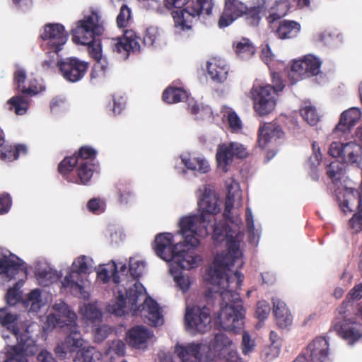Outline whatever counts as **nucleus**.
<instances>
[{
    "label": "nucleus",
    "mask_w": 362,
    "mask_h": 362,
    "mask_svg": "<svg viewBox=\"0 0 362 362\" xmlns=\"http://www.w3.org/2000/svg\"><path fill=\"white\" fill-rule=\"evenodd\" d=\"M212 8V0H187L183 9L173 13L175 26L182 30H188L191 28L193 18L202 12L209 15Z\"/></svg>",
    "instance_id": "0eeeda50"
},
{
    "label": "nucleus",
    "mask_w": 362,
    "mask_h": 362,
    "mask_svg": "<svg viewBox=\"0 0 362 362\" xmlns=\"http://www.w3.org/2000/svg\"><path fill=\"white\" fill-rule=\"evenodd\" d=\"M115 193L122 204H128L134 197L132 184L125 178H121L116 182Z\"/></svg>",
    "instance_id": "72a5a7b5"
},
{
    "label": "nucleus",
    "mask_w": 362,
    "mask_h": 362,
    "mask_svg": "<svg viewBox=\"0 0 362 362\" xmlns=\"http://www.w3.org/2000/svg\"><path fill=\"white\" fill-rule=\"evenodd\" d=\"M89 65L88 62L74 57L62 59L57 62L61 75L71 83L81 81L87 73Z\"/></svg>",
    "instance_id": "9b49d317"
},
{
    "label": "nucleus",
    "mask_w": 362,
    "mask_h": 362,
    "mask_svg": "<svg viewBox=\"0 0 362 362\" xmlns=\"http://www.w3.org/2000/svg\"><path fill=\"white\" fill-rule=\"evenodd\" d=\"M219 199L213 194L210 189L205 188L202 199L198 202L200 214H204L211 221L212 215H216L220 211L218 204Z\"/></svg>",
    "instance_id": "a878e982"
},
{
    "label": "nucleus",
    "mask_w": 362,
    "mask_h": 362,
    "mask_svg": "<svg viewBox=\"0 0 362 362\" xmlns=\"http://www.w3.org/2000/svg\"><path fill=\"white\" fill-rule=\"evenodd\" d=\"M53 308L59 313L58 318L56 319L57 323L60 324L61 327H65L69 332L65 339V345L68 351L74 352L83 345L81 334L76 322L77 315L74 312L70 310L69 306L63 302L55 303Z\"/></svg>",
    "instance_id": "39448f33"
},
{
    "label": "nucleus",
    "mask_w": 362,
    "mask_h": 362,
    "mask_svg": "<svg viewBox=\"0 0 362 362\" xmlns=\"http://www.w3.org/2000/svg\"><path fill=\"white\" fill-rule=\"evenodd\" d=\"M207 72L214 81L222 83L227 78L228 67L224 60L214 58L207 63Z\"/></svg>",
    "instance_id": "2f4dec72"
},
{
    "label": "nucleus",
    "mask_w": 362,
    "mask_h": 362,
    "mask_svg": "<svg viewBox=\"0 0 362 362\" xmlns=\"http://www.w3.org/2000/svg\"><path fill=\"white\" fill-rule=\"evenodd\" d=\"M141 306L142 315L148 319L151 325H158L162 319V315L157 302L151 297H146Z\"/></svg>",
    "instance_id": "473e14b6"
},
{
    "label": "nucleus",
    "mask_w": 362,
    "mask_h": 362,
    "mask_svg": "<svg viewBox=\"0 0 362 362\" xmlns=\"http://www.w3.org/2000/svg\"><path fill=\"white\" fill-rule=\"evenodd\" d=\"M231 142L228 144H223L218 146L216 154V160L219 168L222 169L224 173L228 170V166L233 160V152Z\"/></svg>",
    "instance_id": "f704fd0d"
},
{
    "label": "nucleus",
    "mask_w": 362,
    "mask_h": 362,
    "mask_svg": "<svg viewBox=\"0 0 362 362\" xmlns=\"http://www.w3.org/2000/svg\"><path fill=\"white\" fill-rule=\"evenodd\" d=\"M25 81L26 73L25 70L23 69H18L16 70L13 74V84L15 86V88L22 93L23 86H25Z\"/></svg>",
    "instance_id": "680f3d73"
},
{
    "label": "nucleus",
    "mask_w": 362,
    "mask_h": 362,
    "mask_svg": "<svg viewBox=\"0 0 362 362\" xmlns=\"http://www.w3.org/2000/svg\"><path fill=\"white\" fill-rule=\"evenodd\" d=\"M126 345L120 339L112 341L109 346L110 353H114L118 356H124L126 353Z\"/></svg>",
    "instance_id": "69168bd1"
},
{
    "label": "nucleus",
    "mask_w": 362,
    "mask_h": 362,
    "mask_svg": "<svg viewBox=\"0 0 362 362\" xmlns=\"http://www.w3.org/2000/svg\"><path fill=\"white\" fill-rule=\"evenodd\" d=\"M289 10L290 4L287 0H272L268 4L267 22L272 25L274 22L284 17Z\"/></svg>",
    "instance_id": "cd10ccee"
},
{
    "label": "nucleus",
    "mask_w": 362,
    "mask_h": 362,
    "mask_svg": "<svg viewBox=\"0 0 362 362\" xmlns=\"http://www.w3.org/2000/svg\"><path fill=\"white\" fill-rule=\"evenodd\" d=\"M284 134L279 125L272 123L264 124L259 127L258 131V144L262 148H264L272 139H280Z\"/></svg>",
    "instance_id": "c756f323"
},
{
    "label": "nucleus",
    "mask_w": 362,
    "mask_h": 362,
    "mask_svg": "<svg viewBox=\"0 0 362 362\" xmlns=\"http://www.w3.org/2000/svg\"><path fill=\"white\" fill-rule=\"evenodd\" d=\"M37 279L40 285L47 286L54 281H57L59 276L56 271L51 269L39 271L37 274Z\"/></svg>",
    "instance_id": "de8ad7c7"
},
{
    "label": "nucleus",
    "mask_w": 362,
    "mask_h": 362,
    "mask_svg": "<svg viewBox=\"0 0 362 362\" xmlns=\"http://www.w3.org/2000/svg\"><path fill=\"white\" fill-rule=\"evenodd\" d=\"M273 312L277 325L280 328H286L292 325L293 317L284 302L277 298H272Z\"/></svg>",
    "instance_id": "7c9ffc66"
},
{
    "label": "nucleus",
    "mask_w": 362,
    "mask_h": 362,
    "mask_svg": "<svg viewBox=\"0 0 362 362\" xmlns=\"http://www.w3.org/2000/svg\"><path fill=\"white\" fill-rule=\"evenodd\" d=\"M159 37V32L156 27H149L146 29L143 39V43L148 47L153 46Z\"/></svg>",
    "instance_id": "13d9d810"
},
{
    "label": "nucleus",
    "mask_w": 362,
    "mask_h": 362,
    "mask_svg": "<svg viewBox=\"0 0 362 362\" xmlns=\"http://www.w3.org/2000/svg\"><path fill=\"white\" fill-rule=\"evenodd\" d=\"M18 315L8 313L6 308L0 309V324L4 327H12V332L17 339V344L9 346L6 353V359L3 362H28L27 356L35 355L38 351L36 341L32 339L28 332L20 333L16 325Z\"/></svg>",
    "instance_id": "f03ea898"
},
{
    "label": "nucleus",
    "mask_w": 362,
    "mask_h": 362,
    "mask_svg": "<svg viewBox=\"0 0 362 362\" xmlns=\"http://www.w3.org/2000/svg\"><path fill=\"white\" fill-rule=\"evenodd\" d=\"M87 208L89 211L95 214H100L105 211V204L99 198H93L88 202Z\"/></svg>",
    "instance_id": "bf43d9fd"
},
{
    "label": "nucleus",
    "mask_w": 362,
    "mask_h": 362,
    "mask_svg": "<svg viewBox=\"0 0 362 362\" xmlns=\"http://www.w3.org/2000/svg\"><path fill=\"white\" fill-rule=\"evenodd\" d=\"M229 226L223 221L215 222L213 226L212 239L216 243H221L227 239L230 235Z\"/></svg>",
    "instance_id": "37998d69"
},
{
    "label": "nucleus",
    "mask_w": 362,
    "mask_h": 362,
    "mask_svg": "<svg viewBox=\"0 0 362 362\" xmlns=\"http://www.w3.org/2000/svg\"><path fill=\"white\" fill-rule=\"evenodd\" d=\"M132 19V10L127 5L123 4L119 9V13L117 16L116 22L119 28H127L129 25Z\"/></svg>",
    "instance_id": "8fccbe9b"
},
{
    "label": "nucleus",
    "mask_w": 362,
    "mask_h": 362,
    "mask_svg": "<svg viewBox=\"0 0 362 362\" xmlns=\"http://www.w3.org/2000/svg\"><path fill=\"white\" fill-rule=\"evenodd\" d=\"M334 329L349 344H354L362 337V325L351 320L344 319L343 322L334 324Z\"/></svg>",
    "instance_id": "4be33fe9"
},
{
    "label": "nucleus",
    "mask_w": 362,
    "mask_h": 362,
    "mask_svg": "<svg viewBox=\"0 0 362 362\" xmlns=\"http://www.w3.org/2000/svg\"><path fill=\"white\" fill-rule=\"evenodd\" d=\"M156 254L162 259L170 262L178 247H185L181 243H174L173 235L170 233L158 234L154 240Z\"/></svg>",
    "instance_id": "6ab92c4d"
},
{
    "label": "nucleus",
    "mask_w": 362,
    "mask_h": 362,
    "mask_svg": "<svg viewBox=\"0 0 362 362\" xmlns=\"http://www.w3.org/2000/svg\"><path fill=\"white\" fill-rule=\"evenodd\" d=\"M272 0H262L257 3V4L248 7L247 6V11L244 13L245 19L246 23L252 27H257L262 18L267 15V10L268 4Z\"/></svg>",
    "instance_id": "bb28decb"
},
{
    "label": "nucleus",
    "mask_w": 362,
    "mask_h": 362,
    "mask_svg": "<svg viewBox=\"0 0 362 362\" xmlns=\"http://www.w3.org/2000/svg\"><path fill=\"white\" fill-rule=\"evenodd\" d=\"M305 66H307L305 62V57L303 59L293 61L289 75L291 76L292 74H296L301 78L303 76L307 77Z\"/></svg>",
    "instance_id": "e2e57ef3"
},
{
    "label": "nucleus",
    "mask_w": 362,
    "mask_h": 362,
    "mask_svg": "<svg viewBox=\"0 0 362 362\" xmlns=\"http://www.w3.org/2000/svg\"><path fill=\"white\" fill-rule=\"evenodd\" d=\"M23 284V281H18L8 290L6 294V300L8 305H15L20 301L21 296L18 291Z\"/></svg>",
    "instance_id": "5fc2aeb1"
},
{
    "label": "nucleus",
    "mask_w": 362,
    "mask_h": 362,
    "mask_svg": "<svg viewBox=\"0 0 362 362\" xmlns=\"http://www.w3.org/2000/svg\"><path fill=\"white\" fill-rule=\"evenodd\" d=\"M232 185L227 186V195L225 200V209L223 211V216L226 221H232L231 211L233 208L235 194L231 191Z\"/></svg>",
    "instance_id": "864d4df0"
},
{
    "label": "nucleus",
    "mask_w": 362,
    "mask_h": 362,
    "mask_svg": "<svg viewBox=\"0 0 362 362\" xmlns=\"http://www.w3.org/2000/svg\"><path fill=\"white\" fill-rule=\"evenodd\" d=\"M140 37L137 35L133 30H126L122 37L115 40V42L112 45L114 52L122 54V57L127 59L130 52L140 51Z\"/></svg>",
    "instance_id": "aec40b11"
},
{
    "label": "nucleus",
    "mask_w": 362,
    "mask_h": 362,
    "mask_svg": "<svg viewBox=\"0 0 362 362\" xmlns=\"http://www.w3.org/2000/svg\"><path fill=\"white\" fill-rule=\"evenodd\" d=\"M209 220L204 214L182 217L180 222V233L184 239L185 247H195L199 244V236L208 233Z\"/></svg>",
    "instance_id": "423d86ee"
},
{
    "label": "nucleus",
    "mask_w": 362,
    "mask_h": 362,
    "mask_svg": "<svg viewBox=\"0 0 362 362\" xmlns=\"http://www.w3.org/2000/svg\"><path fill=\"white\" fill-rule=\"evenodd\" d=\"M211 346L217 355L224 354L228 349L234 347L232 339L225 333H217L211 342Z\"/></svg>",
    "instance_id": "e433bc0d"
},
{
    "label": "nucleus",
    "mask_w": 362,
    "mask_h": 362,
    "mask_svg": "<svg viewBox=\"0 0 362 362\" xmlns=\"http://www.w3.org/2000/svg\"><path fill=\"white\" fill-rule=\"evenodd\" d=\"M361 117V112L359 108L351 107L344 111L341 115L339 123L334 129V132H341L346 133L356 125Z\"/></svg>",
    "instance_id": "c85d7f7f"
},
{
    "label": "nucleus",
    "mask_w": 362,
    "mask_h": 362,
    "mask_svg": "<svg viewBox=\"0 0 362 362\" xmlns=\"http://www.w3.org/2000/svg\"><path fill=\"white\" fill-rule=\"evenodd\" d=\"M254 109L260 116L270 114L276 107L275 95L271 85L254 86L251 90Z\"/></svg>",
    "instance_id": "9d476101"
},
{
    "label": "nucleus",
    "mask_w": 362,
    "mask_h": 362,
    "mask_svg": "<svg viewBox=\"0 0 362 362\" xmlns=\"http://www.w3.org/2000/svg\"><path fill=\"white\" fill-rule=\"evenodd\" d=\"M151 337V333L148 328L137 325L127 332L126 341L129 346L140 349L146 347L147 341Z\"/></svg>",
    "instance_id": "393cba45"
},
{
    "label": "nucleus",
    "mask_w": 362,
    "mask_h": 362,
    "mask_svg": "<svg viewBox=\"0 0 362 362\" xmlns=\"http://www.w3.org/2000/svg\"><path fill=\"white\" fill-rule=\"evenodd\" d=\"M27 146L24 144L5 146L1 152L0 158L3 160L13 161L17 160L20 155H26Z\"/></svg>",
    "instance_id": "4c0bfd02"
},
{
    "label": "nucleus",
    "mask_w": 362,
    "mask_h": 362,
    "mask_svg": "<svg viewBox=\"0 0 362 362\" xmlns=\"http://www.w3.org/2000/svg\"><path fill=\"white\" fill-rule=\"evenodd\" d=\"M111 66L105 59H100L97 61L93 67L90 76L96 78L98 76H105L110 71Z\"/></svg>",
    "instance_id": "3c124183"
},
{
    "label": "nucleus",
    "mask_w": 362,
    "mask_h": 362,
    "mask_svg": "<svg viewBox=\"0 0 362 362\" xmlns=\"http://www.w3.org/2000/svg\"><path fill=\"white\" fill-rule=\"evenodd\" d=\"M300 23L296 21L284 20L279 23L276 34L282 40L293 38L300 33Z\"/></svg>",
    "instance_id": "c9c22d12"
},
{
    "label": "nucleus",
    "mask_w": 362,
    "mask_h": 362,
    "mask_svg": "<svg viewBox=\"0 0 362 362\" xmlns=\"http://www.w3.org/2000/svg\"><path fill=\"white\" fill-rule=\"evenodd\" d=\"M272 85H271V86L272 88V92L276 95L279 92L282 91L285 87L283 80L281 79L279 74L278 73H273L272 74Z\"/></svg>",
    "instance_id": "774afa93"
},
{
    "label": "nucleus",
    "mask_w": 362,
    "mask_h": 362,
    "mask_svg": "<svg viewBox=\"0 0 362 362\" xmlns=\"http://www.w3.org/2000/svg\"><path fill=\"white\" fill-rule=\"evenodd\" d=\"M98 167V164L77 163L71 169L66 167V172H58L69 182L86 185L90 182Z\"/></svg>",
    "instance_id": "4468645a"
},
{
    "label": "nucleus",
    "mask_w": 362,
    "mask_h": 362,
    "mask_svg": "<svg viewBox=\"0 0 362 362\" xmlns=\"http://www.w3.org/2000/svg\"><path fill=\"white\" fill-rule=\"evenodd\" d=\"M146 291L144 286L136 281L133 287L129 288L126 293L127 297L124 298L123 294H119L117 298L115 304L114 305V312L118 315L123 312V309L125 308L126 300L130 307V309L133 310V315H136L137 312L139 310V307L137 308V302L141 296H145Z\"/></svg>",
    "instance_id": "a211bd4d"
},
{
    "label": "nucleus",
    "mask_w": 362,
    "mask_h": 362,
    "mask_svg": "<svg viewBox=\"0 0 362 362\" xmlns=\"http://www.w3.org/2000/svg\"><path fill=\"white\" fill-rule=\"evenodd\" d=\"M9 109L13 110L16 115H22L28 109V101L21 95L13 96L8 101Z\"/></svg>",
    "instance_id": "c03bdc74"
},
{
    "label": "nucleus",
    "mask_w": 362,
    "mask_h": 362,
    "mask_svg": "<svg viewBox=\"0 0 362 362\" xmlns=\"http://www.w3.org/2000/svg\"><path fill=\"white\" fill-rule=\"evenodd\" d=\"M101 354L94 347L79 349L76 351L74 362H100Z\"/></svg>",
    "instance_id": "ea45409f"
},
{
    "label": "nucleus",
    "mask_w": 362,
    "mask_h": 362,
    "mask_svg": "<svg viewBox=\"0 0 362 362\" xmlns=\"http://www.w3.org/2000/svg\"><path fill=\"white\" fill-rule=\"evenodd\" d=\"M200 344H177L175 352L181 362H206L203 360Z\"/></svg>",
    "instance_id": "b1692460"
},
{
    "label": "nucleus",
    "mask_w": 362,
    "mask_h": 362,
    "mask_svg": "<svg viewBox=\"0 0 362 362\" xmlns=\"http://www.w3.org/2000/svg\"><path fill=\"white\" fill-rule=\"evenodd\" d=\"M233 47L237 56L242 59L250 58L255 52V48L252 43L246 38L233 43Z\"/></svg>",
    "instance_id": "58836bf2"
},
{
    "label": "nucleus",
    "mask_w": 362,
    "mask_h": 362,
    "mask_svg": "<svg viewBox=\"0 0 362 362\" xmlns=\"http://www.w3.org/2000/svg\"><path fill=\"white\" fill-rule=\"evenodd\" d=\"M201 261L199 256L194 255L193 252L186 250L182 247H178L174 254L173 259L170 261L172 262L170 271L173 273V268L182 270L196 268Z\"/></svg>",
    "instance_id": "5701e85b"
},
{
    "label": "nucleus",
    "mask_w": 362,
    "mask_h": 362,
    "mask_svg": "<svg viewBox=\"0 0 362 362\" xmlns=\"http://www.w3.org/2000/svg\"><path fill=\"white\" fill-rule=\"evenodd\" d=\"M186 327L193 332H205L211 322L209 309L206 306L187 307L185 315Z\"/></svg>",
    "instance_id": "f8f14e48"
},
{
    "label": "nucleus",
    "mask_w": 362,
    "mask_h": 362,
    "mask_svg": "<svg viewBox=\"0 0 362 362\" xmlns=\"http://www.w3.org/2000/svg\"><path fill=\"white\" fill-rule=\"evenodd\" d=\"M97 151L89 146H82L71 156L65 157L58 165V171L66 172V167L71 169L77 163L96 164Z\"/></svg>",
    "instance_id": "f3484780"
},
{
    "label": "nucleus",
    "mask_w": 362,
    "mask_h": 362,
    "mask_svg": "<svg viewBox=\"0 0 362 362\" xmlns=\"http://www.w3.org/2000/svg\"><path fill=\"white\" fill-rule=\"evenodd\" d=\"M247 4L243 0H223V8L218 25L223 28L243 17L247 11Z\"/></svg>",
    "instance_id": "dca6fc26"
},
{
    "label": "nucleus",
    "mask_w": 362,
    "mask_h": 362,
    "mask_svg": "<svg viewBox=\"0 0 362 362\" xmlns=\"http://www.w3.org/2000/svg\"><path fill=\"white\" fill-rule=\"evenodd\" d=\"M271 308L266 300H259L257 304L255 315L259 320H265L269 315Z\"/></svg>",
    "instance_id": "052dcab7"
},
{
    "label": "nucleus",
    "mask_w": 362,
    "mask_h": 362,
    "mask_svg": "<svg viewBox=\"0 0 362 362\" xmlns=\"http://www.w3.org/2000/svg\"><path fill=\"white\" fill-rule=\"evenodd\" d=\"M144 267V262L130 259L128 272L132 279L138 280L141 276Z\"/></svg>",
    "instance_id": "6e6d98bb"
},
{
    "label": "nucleus",
    "mask_w": 362,
    "mask_h": 362,
    "mask_svg": "<svg viewBox=\"0 0 362 362\" xmlns=\"http://www.w3.org/2000/svg\"><path fill=\"white\" fill-rule=\"evenodd\" d=\"M300 115L311 126L316 125L320 121V116L316 108L311 105H305L300 110Z\"/></svg>",
    "instance_id": "a18cd8bd"
},
{
    "label": "nucleus",
    "mask_w": 362,
    "mask_h": 362,
    "mask_svg": "<svg viewBox=\"0 0 362 362\" xmlns=\"http://www.w3.org/2000/svg\"><path fill=\"white\" fill-rule=\"evenodd\" d=\"M326 169L327 177L334 182L341 179L344 170V163L334 160L327 165Z\"/></svg>",
    "instance_id": "09e8293b"
},
{
    "label": "nucleus",
    "mask_w": 362,
    "mask_h": 362,
    "mask_svg": "<svg viewBox=\"0 0 362 362\" xmlns=\"http://www.w3.org/2000/svg\"><path fill=\"white\" fill-rule=\"evenodd\" d=\"M303 354L310 362L329 361V343L325 337H316L307 346Z\"/></svg>",
    "instance_id": "412c9836"
},
{
    "label": "nucleus",
    "mask_w": 362,
    "mask_h": 362,
    "mask_svg": "<svg viewBox=\"0 0 362 362\" xmlns=\"http://www.w3.org/2000/svg\"><path fill=\"white\" fill-rule=\"evenodd\" d=\"M12 205V199L9 194H0V214L8 212Z\"/></svg>",
    "instance_id": "338daca9"
},
{
    "label": "nucleus",
    "mask_w": 362,
    "mask_h": 362,
    "mask_svg": "<svg viewBox=\"0 0 362 362\" xmlns=\"http://www.w3.org/2000/svg\"><path fill=\"white\" fill-rule=\"evenodd\" d=\"M103 26L100 16L93 12L77 22L72 30V40L75 43L88 45L90 57L97 61L102 59V51L96 38L103 35Z\"/></svg>",
    "instance_id": "7ed1b4c3"
},
{
    "label": "nucleus",
    "mask_w": 362,
    "mask_h": 362,
    "mask_svg": "<svg viewBox=\"0 0 362 362\" xmlns=\"http://www.w3.org/2000/svg\"><path fill=\"white\" fill-rule=\"evenodd\" d=\"M22 272L27 276V268L24 262L13 254L3 255L0 258V277L3 281L8 282L16 279Z\"/></svg>",
    "instance_id": "2eb2a0df"
},
{
    "label": "nucleus",
    "mask_w": 362,
    "mask_h": 362,
    "mask_svg": "<svg viewBox=\"0 0 362 362\" xmlns=\"http://www.w3.org/2000/svg\"><path fill=\"white\" fill-rule=\"evenodd\" d=\"M305 66L306 76H317L320 71L321 62L313 55L309 54L305 57Z\"/></svg>",
    "instance_id": "49530a36"
},
{
    "label": "nucleus",
    "mask_w": 362,
    "mask_h": 362,
    "mask_svg": "<svg viewBox=\"0 0 362 362\" xmlns=\"http://www.w3.org/2000/svg\"><path fill=\"white\" fill-rule=\"evenodd\" d=\"M88 273V258L81 255L74 260L69 272L62 281V288L68 289L73 296L81 298L84 291L82 274Z\"/></svg>",
    "instance_id": "6e6552de"
},
{
    "label": "nucleus",
    "mask_w": 362,
    "mask_h": 362,
    "mask_svg": "<svg viewBox=\"0 0 362 362\" xmlns=\"http://www.w3.org/2000/svg\"><path fill=\"white\" fill-rule=\"evenodd\" d=\"M162 98L165 103L172 104L187 98V93L183 88L168 87L163 93Z\"/></svg>",
    "instance_id": "a19ab883"
},
{
    "label": "nucleus",
    "mask_w": 362,
    "mask_h": 362,
    "mask_svg": "<svg viewBox=\"0 0 362 362\" xmlns=\"http://www.w3.org/2000/svg\"><path fill=\"white\" fill-rule=\"evenodd\" d=\"M174 281L183 293H186L190 288L191 283L189 276L183 274L181 272L178 274L174 275Z\"/></svg>",
    "instance_id": "0e129e2a"
},
{
    "label": "nucleus",
    "mask_w": 362,
    "mask_h": 362,
    "mask_svg": "<svg viewBox=\"0 0 362 362\" xmlns=\"http://www.w3.org/2000/svg\"><path fill=\"white\" fill-rule=\"evenodd\" d=\"M108 268H102L98 272V279L102 281L103 283L109 281L110 277H112V281L115 284H119L120 282V278L117 272V267L115 262H112L108 265Z\"/></svg>",
    "instance_id": "79ce46f5"
},
{
    "label": "nucleus",
    "mask_w": 362,
    "mask_h": 362,
    "mask_svg": "<svg viewBox=\"0 0 362 362\" xmlns=\"http://www.w3.org/2000/svg\"><path fill=\"white\" fill-rule=\"evenodd\" d=\"M83 317L90 322H100L102 313L95 305L89 303L85 306Z\"/></svg>",
    "instance_id": "603ef678"
},
{
    "label": "nucleus",
    "mask_w": 362,
    "mask_h": 362,
    "mask_svg": "<svg viewBox=\"0 0 362 362\" xmlns=\"http://www.w3.org/2000/svg\"><path fill=\"white\" fill-rule=\"evenodd\" d=\"M68 36L64 26L61 23H57L45 24L40 33L41 39L47 41V46L54 54H57L62 50V47L68 40Z\"/></svg>",
    "instance_id": "ddd939ff"
},
{
    "label": "nucleus",
    "mask_w": 362,
    "mask_h": 362,
    "mask_svg": "<svg viewBox=\"0 0 362 362\" xmlns=\"http://www.w3.org/2000/svg\"><path fill=\"white\" fill-rule=\"evenodd\" d=\"M244 275L235 271L231 277L223 281L221 285H214L220 304L218 319L221 327L226 331L238 332L243 327L245 310L239 293L236 291L242 286Z\"/></svg>",
    "instance_id": "f257e3e1"
},
{
    "label": "nucleus",
    "mask_w": 362,
    "mask_h": 362,
    "mask_svg": "<svg viewBox=\"0 0 362 362\" xmlns=\"http://www.w3.org/2000/svg\"><path fill=\"white\" fill-rule=\"evenodd\" d=\"M226 240L228 252L217 255L213 262V267H210L206 272V280L211 285H221L233 275L228 276L226 272L230 271V267L240 255L239 243L235 238L230 235Z\"/></svg>",
    "instance_id": "20e7f679"
},
{
    "label": "nucleus",
    "mask_w": 362,
    "mask_h": 362,
    "mask_svg": "<svg viewBox=\"0 0 362 362\" xmlns=\"http://www.w3.org/2000/svg\"><path fill=\"white\" fill-rule=\"evenodd\" d=\"M224 117H226L229 127L233 132H238L242 129V122L234 110L230 109L227 112V115H224Z\"/></svg>",
    "instance_id": "4d7b16f0"
},
{
    "label": "nucleus",
    "mask_w": 362,
    "mask_h": 362,
    "mask_svg": "<svg viewBox=\"0 0 362 362\" xmlns=\"http://www.w3.org/2000/svg\"><path fill=\"white\" fill-rule=\"evenodd\" d=\"M328 153L333 158H340L344 163L362 168V146L356 142H332Z\"/></svg>",
    "instance_id": "1a4fd4ad"
}]
</instances>
